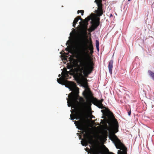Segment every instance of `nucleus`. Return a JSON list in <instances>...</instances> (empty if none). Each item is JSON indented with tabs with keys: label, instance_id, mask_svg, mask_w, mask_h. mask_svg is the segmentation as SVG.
<instances>
[{
	"label": "nucleus",
	"instance_id": "f257e3e1",
	"mask_svg": "<svg viewBox=\"0 0 154 154\" xmlns=\"http://www.w3.org/2000/svg\"><path fill=\"white\" fill-rule=\"evenodd\" d=\"M86 42L88 44V45L83 39L81 38H78L75 42V46L78 53V57L80 62L85 65L87 63L89 57L88 51H90L92 54L94 51V48L91 39L90 38L88 40L86 39Z\"/></svg>",
	"mask_w": 154,
	"mask_h": 154
},
{
	"label": "nucleus",
	"instance_id": "f03ea898",
	"mask_svg": "<svg viewBox=\"0 0 154 154\" xmlns=\"http://www.w3.org/2000/svg\"><path fill=\"white\" fill-rule=\"evenodd\" d=\"M101 111L109 119L111 120L109 125L111 130L109 136L110 139H117L118 138L115 134L119 131V124L117 119L115 118L113 113L110 111L109 109L106 108L105 109L102 110Z\"/></svg>",
	"mask_w": 154,
	"mask_h": 154
},
{
	"label": "nucleus",
	"instance_id": "7ed1b4c3",
	"mask_svg": "<svg viewBox=\"0 0 154 154\" xmlns=\"http://www.w3.org/2000/svg\"><path fill=\"white\" fill-rule=\"evenodd\" d=\"M90 20H91L90 22V23L92 24L90 27L91 31L95 30L99 26L100 24V18L99 17H95L93 18L90 15L84 20L82 18L81 21L79 22V23L81 26V32L82 34H87L88 22Z\"/></svg>",
	"mask_w": 154,
	"mask_h": 154
},
{
	"label": "nucleus",
	"instance_id": "20e7f679",
	"mask_svg": "<svg viewBox=\"0 0 154 154\" xmlns=\"http://www.w3.org/2000/svg\"><path fill=\"white\" fill-rule=\"evenodd\" d=\"M83 67L81 70L83 71L84 76L82 72H79L76 74L74 78L77 82L82 80L83 78H87L88 75L91 73L94 68V64L91 59L90 60L88 63H85V65L83 64L82 62H80Z\"/></svg>",
	"mask_w": 154,
	"mask_h": 154
},
{
	"label": "nucleus",
	"instance_id": "39448f33",
	"mask_svg": "<svg viewBox=\"0 0 154 154\" xmlns=\"http://www.w3.org/2000/svg\"><path fill=\"white\" fill-rule=\"evenodd\" d=\"M79 93V88H77L69 94L68 96L69 100L67 98L68 106H72V108H75L79 104V102L78 101Z\"/></svg>",
	"mask_w": 154,
	"mask_h": 154
},
{
	"label": "nucleus",
	"instance_id": "423d86ee",
	"mask_svg": "<svg viewBox=\"0 0 154 154\" xmlns=\"http://www.w3.org/2000/svg\"><path fill=\"white\" fill-rule=\"evenodd\" d=\"M65 71L62 72V76L59 79H57V82L59 84L62 85H66V87L69 88V89L72 88L74 86V83L65 80V79H68L70 78L69 75V74L70 73L69 71L66 70V68H65Z\"/></svg>",
	"mask_w": 154,
	"mask_h": 154
},
{
	"label": "nucleus",
	"instance_id": "0eeeda50",
	"mask_svg": "<svg viewBox=\"0 0 154 154\" xmlns=\"http://www.w3.org/2000/svg\"><path fill=\"white\" fill-rule=\"evenodd\" d=\"M87 94L89 96L91 97V102L94 105L102 109L105 108L102 103V102L103 101V99L100 100H98L96 98L94 97L93 94L90 90L87 92Z\"/></svg>",
	"mask_w": 154,
	"mask_h": 154
},
{
	"label": "nucleus",
	"instance_id": "6e6552de",
	"mask_svg": "<svg viewBox=\"0 0 154 154\" xmlns=\"http://www.w3.org/2000/svg\"><path fill=\"white\" fill-rule=\"evenodd\" d=\"M98 8L97 10L96 11L97 17L101 16L103 14V12L102 9V0H95Z\"/></svg>",
	"mask_w": 154,
	"mask_h": 154
},
{
	"label": "nucleus",
	"instance_id": "1a4fd4ad",
	"mask_svg": "<svg viewBox=\"0 0 154 154\" xmlns=\"http://www.w3.org/2000/svg\"><path fill=\"white\" fill-rule=\"evenodd\" d=\"M91 154H102L103 153V151L102 152L100 150L99 147H94L91 150Z\"/></svg>",
	"mask_w": 154,
	"mask_h": 154
},
{
	"label": "nucleus",
	"instance_id": "9d476101",
	"mask_svg": "<svg viewBox=\"0 0 154 154\" xmlns=\"http://www.w3.org/2000/svg\"><path fill=\"white\" fill-rule=\"evenodd\" d=\"M79 84H81L82 86L85 88H88V84L87 82V80L86 78H83L82 80L77 82Z\"/></svg>",
	"mask_w": 154,
	"mask_h": 154
},
{
	"label": "nucleus",
	"instance_id": "9b49d317",
	"mask_svg": "<svg viewBox=\"0 0 154 154\" xmlns=\"http://www.w3.org/2000/svg\"><path fill=\"white\" fill-rule=\"evenodd\" d=\"M76 122L78 126L79 127V129L81 130H84L85 127L84 122L81 121H77Z\"/></svg>",
	"mask_w": 154,
	"mask_h": 154
},
{
	"label": "nucleus",
	"instance_id": "f8f14e48",
	"mask_svg": "<svg viewBox=\"0 0 154 154\" xmlns=\"http://www.w3.org/2000/svg\"><path fill=\"white\" fill-rule=\"evenodd\" d=\"M113 61L112 60H110L109 62L108 68L109 72L110 74L112 73V69L113 68Z\"/></svg>",
	"mask_w": 154,
	"mask_h": 154
},
{
	"label": "nucleus",
	"instance_id": "ddd939ff",
	"mask_svg": "<svg viewBox=\"0 0 154 154\" xmlns=\"http://www.w3.org/2000/svg\"><path fill=\"white\" fill-rule=\"evenodd\" d=\"M81 19L82 17L80 16H78L76 18H75L73 22V26L75 28L76 24L77 23V22L79 20H80L81 21Z\"/></svg>",
	"mask_w": 154,
	"mask_h": 154
},
{
	"label": "nucleus",
	"instance_id": "4468645a",
	"mask_svg": "<svg viewBox=\"0 0 154 154\" xmlns=\"http://www.w3.org/2000/svg\"><path fill=\"white\" fill-rule=\"evenodd\" d=\"M70 118L71 120H74L75 118H76V119H78L80 118L79 115V114L77 113H75V115L73 116L70 115Z\"/></svg>",
	"mask_w": 154,
	"mask_h": 154
},
{
	"label": "nucleus",
	"instance_id": "2eb2a0df",
	"mask_svg": "<svg viewBox=\"0 0 154 154\" xmlns=\"http://www.w3.org/2000/svg\"><path fill=\"white\" fill-rule=\"evenodd\" d=\"M148 73L149 75L152 77V79L154 80V72L150 70L148 71Z\"/></svg>",
	"mask_w": 154,
	"mask_h": 154
},
{
	"label": "nucleus",
	"instance_id": "dca6fc26",
	"mask_svg": "<svg viewBox=\"0 0 154 154\" xmlns=\"http://www.w3.org/2000/svg\"><path fill=\"white\" fill-rule=\"evenodd\" d=\"M78 100H79V101L81 103H83L84 104H85V103L84 102V100L83 98L82 97H80L79 96V97H78Z\"/></svg>",
	"mask_w": 154,
	"mask_h": 154
},
{
	"label": "nucleus",
	"instance_id": "f3484780",
	"mask_svg": "<svg viewBox=\"0 0 154 154\" xmlns=\"http://www.w3.org/2000/svg\"><path fill=\"white\" fill-rule=\"evenodd\" d=\"M99 42L97 40L96 41V46L97 49L98 51H99Z\"/></svg>",
	"mask_w": 154,
	"mask_h": 154
},
{
	"label": "nucleus",
	"instance_id": "a211bd4d",
	"mask_svg": "<svg viewBox=\"0 0 154 154\" xmlns=\"http://www.w3.org/2000/svg\"><path fill=\"white\" fill-rule=\"evenodd\" d=\"M81 142L83 146H86L88 145L87 141L86 140H82L81 141Z\"/></svg>",
	"mask_w": 154,
	"mask_h": 154
},
{
	"label": "nucleus",
	"instance_id": "6ab92c4d",
	"mask_svg": "<svg viewBox=\"0 0 154 154\" xmlns=\"http://www.w3.org/2000/svg\"><path fill=\"white\" fill-rule=\"evenodd\" d=\"M79 13H81V15L82 16L84 14V11L83 10H78L77 11V13L79 14Z\"/></svg>",
	"mask_w": 154,
	"mask_h": 154
},
{
	"label": "nucleus",
	"instance_id": "aec40b11",
	"mask_svg": "<svg viewBox=\"0 0 154 154\" xmlns=\"http://www.w3.org/2000/svg\"><path fill=\"white\" fill-rule=\"evenodd\" d=\"M103 137H104L103 136H102V135H100V136H99L98 139L99 140H101L103 138Z\"/></svg>",
	"mask_w": 154,
	"mask_h": 154
},
{
	"label": "nucleus",
	"instance_id": "412c9836",
	"mask_svg": "<svg viewBox=\"0 0 154 154\" xmlns=\"http://www.w3.org/2000/svg\"><path fill=\"white\" fill-rule=\"evenodd\" d=\"M128 115L129 116L131 115V110L128 112Z\"/></svg>",
	"mask_w": 154,
	"mask_h": 154
},
{
	"label": "nucleus",
	"instance_id": "4be33fe9",
	"mask_svg": "<svg viewBox=\"0 0 154 154\" xmlns=\"http://www.w3.org/2000/svg\"><path fill=\"white\" fill-rule=\"evenodd\" d=\"M112 16V14H110V17H111Z\"/></svg>",
	"mask_w": 154,
	"mask_h": 154
},
{
	"label": "nucleus",
	"instance_id": "5701e85b",
	"mask_svg": "<svg viewBox=\"0 0 154 154\" xmlns=\"http://www.w3.org/2000/svg\"><path fill=\"white\" fill-rule=\"evenodd\" d=\"M60 76H61V75H60V74H59V75H58V77H60Z\"/></svg>",
	"mask_w": 154,
	"mask_h": 154
},
{
	"label": "nucleus",
	"instance_id": "b1692460",
	"mask_svg": "<svg viewBox=\"0 0 154 154\" xmlns=\"http://www.w3.org/2000/svg\"><path fill=\"white\" fill-rule=\"evenodd\" d=\"M153 106H154V105H152V108H153Z\"/></svg>",
	"mask_w": 154,
	"mask_h": 154
},
{
	"label": "nucleus",
	"instance_id": "393cba45",
	"mask_svg": "<svg viewBox=\"0 0 154 154\" xmlns=\"http://www.w3.org/2000/svg\"><path fill=\"white\" fill-rule=\"evenodd\" d=\"M131 0H128V1H130Z\"/></svg>",
	"mask_w": 154,
	"mask_h": 154
},
{
	"label": "nucleus",
	"instance_id": "a878e982",
	"mask_svg": "<svg viewBox=\"0 0 154 154\" xmlns=\"http://www.w3.org/2000/svg\"><path fill=\"white\" fill-rule=\"evenodd\" d=\"M89 103H91L90 102H88Z\"/></svg>",
	"mask_w": 154,
	"mask_h": 154
},
{
	"label": "nucleus",
	"instance_id": "bb28decb",
	"mask_svg": "<svg viewBox=\"0 0 154 154\" xmlns=\"http://www.w3.org/2000/svg\"><path fill=\"white\" fill-rule=\"evenodd\" d=\"M89 143H91V141H90V142H89Z\"/></svg>",
	"mask_w": 154,
	"mask_h": 154
}]
</instances>
